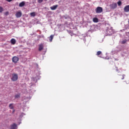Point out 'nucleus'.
I'll return each instance as SVG.
<instances>
[{
  "instance_id": "f257e3e1",
  "label": "nucleus",
  "mask_w": 129,
  "mask_h": 129,
  "mask_svg": "<svg viewBox=\"0 0 129 129\" xmlns=\"http://www.w3.org/2000/svg\"><path fill=\"white\" fill-rule=\"evenodd\" d=\"M18 79V74H13L12 76L11 77V80L12 81H17Z\"/></svg>"
},
{
  "instance_id": "f03ea898",
  "label": "nucleus",
  "mask_w": 129,
  "mask_h": 129,
  "mask_svg": "<svg viewBox=\"0 0 129 129\" xmlns=\"http://www.w3.org/2000/svg\"><path fill=\"white\" fill-rule=\"evenodd\" d=\"M110 8L111 10H114L117 8V4L115 3H113L112 4L110 5Z\"/></svg>"
},
{
  "instance_id": "7ed1b4c3",
  "label": "nucleus",
  "mask_w": 129,
  "mask_h": 129,
  "mask_svg": "<svg viewBox=\"0 0 129 129\" xmlns=\"http://www.w3.org/2000/svg\"><path fill=\"white\" fill-rule=\"evenodd\" d=\"M102 12H103L102 8H101L100 7H98L96 9V13L97 14H100L101 13H102Z\"/></svg>"
},
{
  "instance_id": "20e7f679",
  "label": "nucleus",
  "mask_w": 129,
  "mask_h": 129,
  "mask_svg": "<svg viewBox=\"0 0 129 129\" xmlns=\"http://www.w3.org/2000/svg\"><path fill=\"white\" fill-rule=\"evenodd\" d=\"M18 61H19V57L17 56H14L12 58V61L14 63H17Z\"/></svg>"
},
{
  "instance_id": "39448f33",
  "label": "nucleus",
  "mask_w": 129,
  "mask_h": 129,
  "mask_svg": "<svg viewBox=\"0 0 129 129\" xmlns=\"http://www.w3.org/2000/svg\"><path fill=\"white\" fill-rule=\"evenodd\" d=\"M16 18H21L22 17V12L19 11L16 13Z\"/></svg>"
},
{
  "instance_id": "423d86ee",
  "label": "nucleus",
  "mask_w": 129,
  "mask_h": 129,
  "mask_svg": "<svg viewBox=\"0 0 129 129\" xmlns=\"http://www.w3.org/2000/svg\"><path fill=\"white\" fill-rule=\"evenodd\" d=\"M43 49H44V44L41 43V44H39V45L38 50L42 51V50H43Z\"/></svg>"
},
{
  "instance_id": "0eeeda50",
  "label": "nucleus",
  "mask_w": 129,
  "mask_h": 129,
  "mask_svg": "<svg viewBox=\"0 0 129 129\" xmlns=\"http://www.w3.org/2000/svg\"><path fill=\"white\" fill-rule=\"evenodd\" d=\"M124 11L125 12V13H128V12H129V5H127L124 8Z\"/></svg>"
},
{
  "instance_id": "6e6552de",
  "label": "nucleus",
  "mask_w": 129,
  "mask_h": 129,
  "mask_svg": "<svg viewBox=\"0 0 129 129\" xmlns=\"http://www.w3.org/2000/svg\"><path fill=\"white\" fill-rule=\"evenodd\" d=\"M57 8L58 5H54L50 7V10H51L52 11H55V10H56V9H57Z\"/></svg>"
},
{
  "instance_id": "1a4fd4ad",
  "label": "nucleus",
  "mask_w": 129,
  "mask_h": 129,
  "mask_svg": "<svg viewBox=\"0 0 129 129\" xmlns=\"http://www.w3.org/2000/svg\"><path fill=\"white\" fill-rule=\"evenodd\" d=\"M17 128V124L13 123L11 125V129H16Z\"/></svg>"
},
{
  "instance_id": "9d476101",
  "label": "nucleus",
  "mask_w": 129,
  "mask_h": 129,
  "mask_svg": "<svg viewBox=\"0 0 129 129\" xmlns=\"http://www.w3.org/2000/svg\"><path fill=\"white\" fill-rule=\"evenodd\" d=\"M11 43L12 45H15V44H16V39H15L14 38H12L11 40Z\"/></svg>"
},
{
  "instance_id": "9b49d317",
  "label": "nucleus",
  "mask_w": 129,
  "mask_h": 129,
  "mask_svg": "<svg viewBox=\"0 0 129 129\" xmlns=\"http://www.w3.org/2000/svg\"><path fill=\"white\" fill-rule=\"evenodd\" d=\"M25 2H22L19 4V7L20 8H22V7H24V6H25Z\"/></svg>"
},
{
  "instance_id": "f8f14e48",
  "label": "nucleus",
  "mask_w": 129,
  "mask_h": 129,
  "mask_svg": "<svg viewBox=\"0 0 129 129\" xmlns=\"http://www.w3.org/2000/svg\"><path fill=\"white\" fill-rule=\"evenodd\" d=\"M93 22H94V23H98V18H94L93 19Z\"/></svg>"
},
{
  "instance_id": "ddd939ff",
  "label": "nucleus",
  "mask_w": 129,
  "mask_h": 129,
  "mask_svg": "<svg viewBox=\"0 0 129 129\" xmlns=\"http://www.w3.org/2000/svg\"><path fill=\"white\" fill-rule=\"evenodd\" d=\"M53 38H54V35H51L49 37V41L50 42H52V40H53Z\"/></svg>"
},
{
  "instance_id": "4468645a",
  "label": "nucleus",
  "mask_w": 129,
  "mask_h": 129,
  "mask_svg": "<svg viewBox=\"0 0 129 129\" xmlns=\"http://www.w3.org/2000/svg\"><path fill=\"white\" fill-rule=\"evenodd\" d=\"M31 17H35L36 16V13L32 12L30 13Z\"/></svg>"
},
{
  "instance_id": "2eb2a0df",
  "label": "nucleus",
  "mask_w": 129,
  "mask_h": 129,
  "mask_svg": "<svg viewBox=\"0 0 129 129\" xmlns=\"http://www.w3.org/2000/svg\"><path fill=\"white\" fill-rule=\"evenodd\" d=\"M9 107L11 109H14V106H13V104H10L9 105Z\"/></svg>"
},
{
  "instance_id": "dca6fc26",
  "label": "nucleus",
  "mask_w": 129,
  "mask_h": 129,
  "mask_svg": "<svg viewBox=\"0 0 129 129\" xmlns=\"http://www.w3.org/2000/svg\"><path fill=\"white\" fill-rule=\"evenodd\" d=\"M117 5L119 7H120V6H121V1H118L117 2Z\"/></svg>"
},
{
  "instance_id": "f3484780",
  "label": "nucleus",
  "mask_w": 129,
  "mask_h": 129,
  "mask_svg": "<svg viewBox=\"0 0 129 129\" xmlns=\"http://www.w3.org/2000/svg\"><path fill=\"white\" fill-rule=\"evenodd\" d=\"M20 94H17V95H15V98H20Z\"/></svg>"
},
{
  "instance_id": "a211bd4d",
  "label": "nucleus",
  "mask_w": 129,
  "mask_h": 129,
  "mask_svg": "<svg viewBox=\"0 0 129 129\" xmlns=\"http://www.w3.org/2000/svg\"><path fill=\"white\" fill-rule=\"evenodd\" d=\"M4 12V8L2 7H0V13H3Z\"/></svg>"
},
{
  "instance_id": "6ab92c4d",
  "label": "nucleus",
  "mask_w": 129,
  "mask_h": 129,
  "mask_svg": "<svg viewBox=\"0 0 129 129\" xmlns=\"http://www.w3.org/2000/svg\"><path fill=\"white\" fill-rule=\"evenodd\" d=\"M101 51H98V52H97L96 55H97V56H99V55H101Z\"/></svg>"
},
{
  "instance_id": "aec40b11",
  "label": "nucleus",
  "mask_w": 129,
  "mask_h": 129,
  "mask_svg": "<svg viewBox=\"0 0 129 129\" xmlns=\"http://www.w3.org/2000/svg\"><path fill=\"white\" fill-rule=\"evenodd\" d=\"M126 42H127L126 40H124L121 41V44H125V43H126Z\"/></svg>"
},
{
  "instance_id": "412c9836",
  "label": "nucleus",
  "mask_w": 129,
  "mask_h": 129,
  "mask_svg": "<svg viewBox=\"0 0 129 129\" xmlns=\"http://www.w3.org/2000/svg\"><path fill=\"white\" fill-rule=\"evenodd\" d=\"M43 2V0H38V3H39V4H41V3Z\"/></svg>"
},
{
  "instance_id": "4be33fe9",
  "label": "nucleus",
  "mask_w": 129,
  "mask_h": 129,
  "mask_svg": "<svg viewBox=\"0 0 129 129\" xmlns=\"http://www.w3.org/2000/svg\"><path fill=\"white\" fill-rule=\"evenodd\" d=\"M5 15H6V16H8V15H9V12H5Z\"/></svg>"
},
{
  "instance_id": "5701e85b",
  "label": "nucleus",
  "mask_w": 129,
  "mask_h": 129,
  "mask_svg": "<svg viewBox=\"0 0 129 129\" xmlns=\"http://www.w3.org/2000/svg\"><path fill=\"white\" fill-rule=\"evenodd\" d=\"M7 2H8V3H11L13 0H6Z\"/></svg>"
},
{
  "instance_id": "b1692460",
  "label": "nucleus",
  "mask_w": 129,
  "mask_h": 129,
  "mask_svg": "<svg viewBox=\"0 0 129 129\" xmlns=\"http://www.w3.org/2000/svg\"><path fill=\"white\" fill-rule=\"evenodd\" d=\"M121 79H124V77L123 76H122V78Z\"/></svg>"
},
{
  "instance_id": "393cba45",
  "label": "nucleus",
  "mask_w": 129,
  "mask_h": 129,
  "mask_svg": "<svg viewBox=\"0 0 129 129\" xmlns=\"http://www.w3.org/2000/svg\"><path fill=\"white\" fill-rule=\"evenodd\" d=\"M13 112H15V110L13 111Z\"/></svg>"
},
{
  "instance_id": "a878e982",
  "label": "nucleus",
  "mask_w": 129,
  "mask_h": 129,
  "mask_svg": "<svg viewBox=\"0 0 129 129\" xmlns=\"http://www.w3.org/2000/svg\"><path fill=\"white\" fill-rule=\"evenodd\" d=\"M44 1H46L47 0H44Z\"/></svg>"
}]
</instances>
